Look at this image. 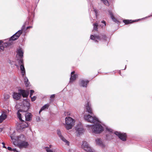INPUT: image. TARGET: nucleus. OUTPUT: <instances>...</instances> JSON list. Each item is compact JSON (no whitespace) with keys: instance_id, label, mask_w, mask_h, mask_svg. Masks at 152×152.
<instances>
[{"instance_id":"31","label":"nucleus","mask_w":152,"mask_h":152,"mask_svg":"<svg viewBox=\"0 0 152 152\" xmlns=\"http://www.w3.org/2000/svg\"><path fill=\"white\" fill-rule=\"evenodd\" d=\"M123 22L126 24H128L132 23L131 20H123Z\"/></svg>"},{"instance_id":"8","label":"nucleus","mask_w":152,"mask_h":152,"mask_svg":"<svg viewBox=\"0 0 152 152\" xmlns=\"http://www.w3.org/2000/svg\"><path fill=\"white\" fill-rule=\"evenodd\" d=\"M75 129V133L78 136L83 134L85 131L83 126L80 123H79L76 125Z\"/></svg>"},{"instance_id":"9","label":"nucleus","mask_w":152,"mask_h":152,"mask_svg":"<svg viewBox=\"0 0 152 152\" xmlns=\"http://www.w3.org/2000/svg\"><path fill=\"white\" fill-rule=\"evenodd\" d=\"M81 148L86 151L94 152L91 147L86 141H84L83 142V143L81 145Z\"/></svg>"},{"instance_id":"23","label":"nucleus","mask_w":152,"mask_h":152,"mask_svg":"<svg viewBox=\"0 0 152 152\" xmlns=\"http://www.w3.org/2000/svg\"><path fill=\"white\" fill-rule=\"evenodd\" d=\"M109 13L110 15V16L111 18V19L113 20L115 23H117L118 22V20L114 17V16L113 15L112 12L110 11H109Z\"/></svg>"},{"instance_id":"42","label":"nucleus","mask_w":152,"mask_h":152,"mask_svg":"<svg viewBox=\"0 0 152 152\" xmlns=\"http://www.w3.org/2000/svg\"><path fill=\"white\" fill-rule=\"evenodd\" d=\"M12 151H16V148H13V149H12Z\"/></svg>"},{"instance_id":"12","label":"nucleus","mask_w":152,"mask_h":152,"mask_svg":"<svg viewBox=\"0 0 152 152\" xmlns=\"http://www.w3.org/2000/svg\"><path fill=\"white\" fill-rule=\"evenodd\" d=\"M57 134L60 139L67 145H69V142L61 135V132L59 129H58L57 131Z\"/></svg>"},{"instance_id":"20","label":"nucleus","mask_w":152,"mask_h":152,"mask_svg":"<svg viewBox=\"0 0 152 152\" xmlns=\"http://www.w3.org/2000/svg\"><path fill=\"white\" fill-rule=\"evenodd\" d=\"M25 137L23 134H21L17 137V142H22L25 140Z\"/></svg>"},{"instance_id":"5","label":"nucleus","mask_w":152,"mask_h":152,"mask_svg":"<svg viewBox=\"0 0 152 152\" xmlns=\"http://www.w3.org/2000/svg\"><path fill=\"white\" fill-rule=\"evenodd\" d=\"M65 120L66 129L68 130L71 129L75 124V120L70 117H66Z\"/></svg>"},{"instance_id":"17","label":"nucleus","mask_w":152,"mask_h":152,"mask_svg":"<svg viewBox=\"0 0 152 152\" xmlns=\"http://www.w3.org/2000/svg\"><path fill=\"white\" fill-rule=\"evenodd\" d=\"M96 145H98L102 148L105 147V145L103 143L102 140L100 138H97L95 140Z\"/></svg>"},{"instance_id":"21","label":"nucleus","mask_w":152,"mask_h":152,"mask_svg":"<svg viewBox=\"0 0 152 152\" xmlns=\"http://www.w3.org/2000/svg\"><path fill=\"white\" fill-rule=\"evenodd\" d=\"M26 120L27 121H30L31 120L32 115L30 113H28L25 115Z\"/></svg>"},{"instance_id":"49","label":"nucleus","mask_w":152,"mask_h":152,"mask_svg":"<svg viewBox=\"0 0 152 152\" xmlns=\"http://www.w3.org/2000/svg\"><path fill=\"white\" fill-rule=\"evenodd\" d=\"M126 66H125V68H124V69H126Z\"/></svg>"},{"instance_id":"3","label":"nucleus","mask_w":152,"mask_h":152,"mask_svg":"<svg viewBox=\"0 0 152 152\" xmlns=\"http://www.w3.org/2000/svg\"><path fill=\"white\" fill-rule=\"evenodd\" d=\"M30 104V103L26 100H24L23 102V105L22 106L23 110L19 109L17 113V116L20 120L22 121L21 114L20 112H27L29 109Z\"/></svg>"},{"instance_id":"1","label":"nucleus","mask_w":152,"mask_h":152,"mask_svg":"<svg viewBox=\"0 0 152 152\" xmlns=\"http://www.w3.org/2000/svg\"><path fill=\"white\" fill-rule=\"evenodd\" d=\"M84 118L85 120L87 121L95 124L93 125H87L86 126L88 127L89 130L91 129L93 133L95 134H100L104 130L103 127L101 124L98 123L99 120L95 116L88 114L85 115Z\"/></svg>"},{"instance_id":"41","label":"nucleus","mask_w":152,"mask_h":152,"mask_svg":"<svg viewBox=\"0 0 152 152\" xmlns=\"http://www.w3.org/2000/svg\"><path fill=\"white\" fill-rule=\"evenodd\" d=\"M7 149L9 151H11L12 149L10 147H8Z\"/></svg>"},{"instance_id":"19","label":"nucleus","mask_w":152,"mask_h":152,"mask_svg":"<svg viewBox=\"0 0 152 152\" xmlns=\"http://www.w3.org/2000/svg\"><path fill=\"white\" fill-rule=\"evenodd\" d=\"M17 55L20 57V59H22L23 57V51L21 48H19L17 51Z\"/></svg>"},{"instance_id":"29","label":"nucleus","mask_w":152,"mask_h":152,"mask_svg":"<svg viewBox=\"0 0 152 152\" xmlns=\"http://www.w3.org/2000/svg\"><path fill=\"white\" fill-rule=\"evenodd\" d=\"M26 24H27V23L26 22L25 23L23 24V26H22L21 28V29L20 30H21V31L22 32H23V31H24V32H25V31H25L26 29L25 28V26H26Z\"/></svg>"},{"instance_id":"37","label":"nucleus","mask_w":152,"mask_h":152,"mask_svg":"<svg viewBox=\"0 0 152 152\" xmlns=\"http://www.w3.org/2000/svg\"><path fill=\"white\" fill-rule=\"evenodd\" d=\"M102 23L104 24V26H106V22L104 20L102 21ZM103 26H104L103 25Z\"/></svg>"},{"instance_id":"15","label":"nucleus","mask_w":152,"mask_h":152,"mask_svg":"<svg viewBox=\"0 0 152 152\" xmlns=\"http://www.w3.org/2000/svg\"><path fill=\"white\" fill-rule=\"evenodd\" d=\"M86 111L88 113L91 114L92 113V110L91 108V105L90 102H87L86 106Z\"/></svg>"},{"instance_id":"36","label":"nucleus","mask_w":152,"mask_h":152,"mask_svg":"<svg viewBox=\"0 0 152 152\" xmlns=\"http://www.w3.org/2000/svg\"><path fill=\"white\" fill-rule=\"evenodd\" d=\"M32 28V26H30L28 27H27L26 28V29L25 30V31H26V30L28 29H29V28Z\"/></svg>"},{"instance_id":"46","label":"nucleus","mask_w":152,"mask_h":152,"mask_svg":"<svg viewBox=\"0 0 152 152\" xmlns=\"http://www.w3.org/2000/svg\"><path fill=\"white\" fill-rule=\"evenodd\" d=\"M3 131L2 128H0V132H2Z\"/></svg>"},{"instance_id":"30","label":"nucleus","mask_w":152,"mask_h":152,"mask_svg":"<svg viewBox=\"0 0 152 152\" xmlns=\"http://www.w3.org/2000/svg\"><path fill=\"white\" fill-rule=\"evenodd\" d=\"M23 32L21 30H19L17 32H16L15 34L17 36V38H19L20 35Z\"/></svg>"},{"instance_id":"14","label":"nucleus","mask_w":152,"mask_h":152,"mask_svg":"<svg viewBox=\"0 0 152 152\" xmlns=\"http://www.w3.org/2000/svg\"><path fill=\"white\" fill-rule=\"evenodd\" d=\"M29 144L28 142L25 141V140L22 142H18L17 145L20 148H26L28 145Z\"/></svg>"},{"instance_id":"16","label":"nucleus","mask_w":152,"mask_h":152,"mask_svg":"<svg viewBox=\"0 0 152 152\" xmlns=\"http://www.w3.org/2000/svg\"><path fill=\"white\" fill-rule=\"evenodd\" d=\"M28 125L27 124H19L17 126V130L19 132L22 131L23 128L27 127Z\"/></svg>"},{"instance_id":"6","label":"nucleus","mask_w":152,"mask_h":152,"mask_svg":"<svg viewBox=\"0 0 152 152\" xmlns=\"http://www.w3.org/2000/svg\"><path fill=\"white\" fill-rule=\"evenodd\" d=\"M17 35L15 34L10 38L9 40L8 41L4 42L3 40H0V41H2L1 43L2 44L1 46H3L4 50L5 47H7L11 45V43L10 42L11 40L14 41L18 39V38H17ZM4 40L7 41V39Z\"/></svg>"},{"instance_id":"7","label":"nucleus","mask_w":152,"mask_h":152,"mask_svg":"<svg viewBox=\"0 0 152 152\" xmlns=\"http://www.w3.org/2000/svg\"><path fill=\"white\" fill-rule=\"evenodd\" d=\"M113 130L110 128L106 127L105 137L106 140L110 141L113 138L115 134L113 133Z\"/></svg>"},{"instance_id":"18","label":"nucleus","mask_w":152,"mask_h":152,"mask_svg":"<svg viewBox=\"0 0 152 152\" xmlns=\"http://www.w3.org/2000/svg\"><path fill=\"white\" fill-rule=\"evenodd\" d=\"M75 72L73 71L71 72V77L70 78V82L76 80L77 75V74H75Z\"/></svg>"},{"instance_id":"28","label":"nucleus","mask_w":152,"mask_h":152,"mask_svg":"<svg viewBox=\"0 0 152 152\" xmlns=\"http://www.w3.org/2000/svg\"><path fill=\"white\" fill-rule=\"evenodd\" d=\"M106 6H108L110 4L107 0H100Z\"/></svg>"},{"instance_id":"27","label":"nucleus","mask_w":152,"mask_h":152,"mask_svg":"<svg viewBox=\"0 0 152 152\" xmlns=\"http://www.w3.org/2000/svg\"><path fill=\"white\" fill-rule=\"evenodd\" d=\"M28 78L26 77H25L24 78V83L26 86V87H28L29 86V83L28 82Z\"/></svg>"},{"instance_id":"10","label":"nucleus","mask_w":152,"mask_h":152,"mask_svg":"<svg viewBox=\"0 0 152 152\" xmlns=\"http://www.w3.org/2000/svg\"><path fill=\"white\" fill-rule=\"evenodd\" d=\"M114 134L115 135L118 136V138L121 140L123 141H125L126 140L127 135L126 133L115 132Z\"/></svg>"},{"instance_id":"48","label":"nucleus","mask_w":152,"mask_h":152,"mask_svg":"<svg viewBox=\"0 0 152 152\" xmlns=\"http://www.w3.org/2000/svg\"><path fill=\"white\" fill-rule=\"evenodd\" d=\"M18 104H17L16 105V107L17 108V106H18Z\"/></svg>"},{"instance_id":"38","label":"nucleus","mask_w":152,"mask_h":152,"mask_svg":"<svg viewBox=\"0 0 152 152\" xmlns=\"http://www.w3.org/2000/svg\"><path fill=\"white\" fill-rule=\"evenodd\" d=\"M55 94H52V95H51V96H50V98H54L55 97Z\"/></svg>"},{"instance_id":"13","label":"nucleus","mask_w":152,"mask_h":152,"mask_svg":"<svg viewBox=\"0 0 152 152\" xmlns=\"http://www.w3.org/2000/svg\"><path fill=\"white\" fill-rule=\"evenodd\" d=\"M18 62L19 64L20 65V70L21 71V73L22 75L23 76V77L24 75L25 74L26 72L23 59H20L18 61Z\"/></svg>"},{"instance_id":"24","label":"nucleus","mask_w":152,"mask_h":152,"mask_svg":"<svg viewBox=\"0 0 152 152\" xmlns=\"http://www.w3.org/2000/svg\"><path fill=\"white\" fill-rule=\"evenodd\" d=\"M49 104H45L41 108L39 112V113H40L42 111L46 109H48L49 107Z\"/></svg>"},{"instance_id":"2","label":"nucleus","mask_w":152,"mask_h":152,"mask_svg":"<svg viewBox=\"0 0 152 152\" xmlns=\"http://www.w3.org/2000/svg\"><path fill=\"white\" fill-rule=\"evenodd\" d=\"M90 39L93 40L96 43H97L99 42L104 43L105 42L107 43L109 41L108 38L104 34H102L99 35L97 34L91 35Z\"/></svg>"},{"instance_id":"47","label":"nucleus","mask_w":152,"mask_h":152,"mask_svg":"<svg viewBox=\"0 0 152 152\" xmlns=\"http://www.w3.org/2000/svg\"><path fill=\"white\" fill-rule=\"evenodd\" d=\"M37 119V121H40V118H38V119Z\"/></svg>"},{"instance_id":"26","label":"nucleus","mask_w":152,"mask_h":152,"mask_svg":"<svg viewBox=\"0 0 152 152\" xmlns=\"http://www.w3.org/2000/svg\"><path fill=\"white\" fill-rule=\"evenodd\" d=\"M93 31H97L98 30V23H95L93 24Z\"/></svg>"},{"instance_id":"33","label":"nucleus","mask_w":152,"mask_h":152,"mask_svg":"<svg viewBox=\"0 0 152 152\" xmlns=\"http://www.w3.org/2000/svg\"><path fill=\"white\" fill-rule=\"evenodd\" d=\"M34 92V91L33 90H30V96L31 97V96L33 95V93Z\"/></svg>"},{"instance_id":"43","label":"nucleus","mask_w":152,"mask_h":152,"mask_svg":"<svg viewBox=\"0 0 152 152\" xmlns=\"http://www.w3.org/2000/svg\"><path fill=\"white\" fill-rule=\"evenodd\" d=\"M67 115H70V112H68L67 113Z\"/></svg>"},{"instance_id":"45","label":"nucleus","mask_w":152,"mask_h":152,"mask_svg":"<svg viewBox=\"0 0 152 152\" xmlns=\"http://www.w3.org/2000/svg\"><path fill=\"white\" fill-rule=\"evenodd\" d=\"M94 12H95V14H96H96H97V11H96V10H94Z\"/></svg>"},{"instance_id":"32","label":"nucleus","mask_w":152,"mask_h":152,"mask_svg":"<svg viewBox=\"0 0 152 152\" xmlns=\"http://www.w3.org/2000/svg\"><path fill=\"white\" fill-rule=\"evenodd\" d=\"M2 41H0V52L3 51L4 50V48L3 46H1V42Z\"/></svg>"},{"instance_id":"44","label":"nucleus","mask_w":152,"mask_h":152,"mask_svg":"<svg viewBox=\"0 0 152 152\" xmlns=\"http://www.w3.org/2000/svg\"><path fill=\"white\" fill-rule=\"evenodd\" d=\"M152 16V14L151 15H150L148 16V17H145V18H149V17H151V16Z\"/></svg>"},{"instance_id":"34","label":"nucleus","mask_w":152,"mask_h":152,"mask_svg":"<svg viewBox=\"0 0 152 152\" xmlns=\"http://www.w3.org/2000/svg\"><path fill=\"white\" fill-rule=\"evenodd\" d=\"M31 101L33 102V101H34L36 100L37 97H36V96H34L33 97H31Z\"/></svg>"},{"instance_id":"11","label":"nucleus","mask_w":152,"mask_h":152,"mask_svg":"<svg viewBox=\"0 0 152 152\" xmlns=\"http://www.w3.org/2000/svg\"><path fill=\"white\" fill-rule=\"evenodd\" d=\"M89 81L85 79H81L80 80L79 84L80 86L84 88H86Z\"/></svg>"},{"instance_id":"35","label":"nucleus","mask_w":152,"mask_h":152,"mask_svg":"<svg viewBox=\"0 0 152 152\" xmlns=\"http://www.w3.org/2000/svg\"><path fill=\"white\" fill-rule=\"evenodd\" d=\"M10 97V96L8 95H6L5 96H4V98L7 99H8Z\"/></svg>"},{"instance_id":"50","label":"nucleus","mask_w":152,"mask_h":152,"mask_svg":"<svg viewBox=\"0 0 152 152\" xmlns=\"http://www.w3.org/2000/svg\"><path fill=\"white\" fill-rule=\"evenodd\" d=\"M30 19V18H28V20Z\"/></svg>"},{"instance_id":"25","label":"nucleus","mask_w":152,"mask_h":152,"mask_svg":"<svg viewBox=\"0 0 152 152\" xmlns=\"http://www.w3.org/2000/svg\"><path fill=\"white\" fill-rule=\"evenodd\" d=\"M15 132H14L13 134H11L10 135V137L11 138V140H12V141L13 142V143L14 145L15 144V140L16 139H15Z\"/></svg>"},{"instance_id":"40","label":"nucleus","mask_w":152,"mask_h":152,"mask_svg":"<svg viewBox=\"0 0 152 152\" xmlns=\"http://www.w3.org/2000/svg\"><path fill=\"white\" fill-rule=\"evenodd\" d=\"M47 152H53L52 151V150H51L50 149H47Z\"/></svg>"},{"instance_id":"39","label":"nucleus","mask_w":152,"mask_h":152,"mask_svg":"<svg viewBox=\"0 0 152 152\" xmlns=\"http://www.w3.org/2000/svg\"><path fill=\"white\" fill-rule=\"evenodd\" d=\"M2 144H3V148H6V147L5 146V144L4 142H2Z\"/></svg>"},{"instance_id":"4","label":"nucleus","mask_w":152,"mask_h":152,"mask_svg":"<svg viewBox=\"0 0 152 152\" xmlns=\"http://www.w3.org/2000/svg\"><path fill=\"white\" fill-rule=\"evenodd\" d=\"M19 93L14 92L13 97L14 99L19 100L22 96L23 98L27 97L29 94V92L23 89H19L18 90Z\"/></svg>"},{"instance_id":"22","label":"nucleus","mask_w":152,"mask_h":152,"mask_svg":"<svg viewBox=\"0 0 152 152\" xmlns=\"http://www.w3.org/2000/svg\"><path fill=\"white\" fill-rule=\"evenodd\" d=\"M7 117V114L4 112L0 116V123L5 120Z\"/></svg>"}]
</instances>
